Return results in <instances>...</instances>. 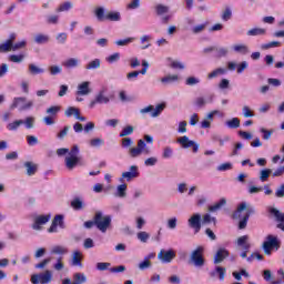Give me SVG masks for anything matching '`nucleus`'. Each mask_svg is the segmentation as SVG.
<instances>
[{
	"instance_id": "obj_60",
	"label": "nucleus",
	"mask_w": 284,
	"mask_h": 284,
	"mask_svg": "<svg viewBox=\"0 0 284 284\" xmlns=\"http://www.w3.org/2000/svg\"><path fill=\"white\" fill-rule=\"evenodd\" d=\"M242 114H243L244 119H252V116H254V111H252V109H250V106L244 105L242 108Z\"/></svg>"
},
{
	"instance_id": "obj_63",
	"label": "nucleus",
	"mask_w": 284,
	"mask_h": 284,
	"mask_svg": "<svg viewBox=\"0 0 284 284\" xmlns=\"http://www.w3.org/2000/svg\"><path fill=\"white\" fill-rule=\"evenodd\" d=\"M26 59L23 54H12L9 57V61L12 63H21Z\"/></svg>"
},
{
	"instance_id": "obj_30",
	"label": "nucleus",
	"mask_w": 284,
	"mask_h": 284,
	"mask_svg": "<svg viewBox=\"0 0 284 284\" xmlns=\"http://www.w3.org/2000/svg\"><path fill=\"white\" fill-rule=\"evenodd\" d=\"M226 204L227 200H225V197H222L219 202L209 206V212H219V210H221V207H224V205Z\"/></svg>"
},
{
	"instance_id": "obj_42",
	"label": "nucleus",
	"mask_w": 284,
	"mask_h": 284,
	"mask_svg": "<svg viewBox=\"0 0 284 284\" xmlns=\"http://www.w3.org/2000/svg\"><path fill=\"white\" fill-rule=\"evenodd\" d=\"M223 74H225V69H223V68H217V69L213 70L212 72H210V73L207 74V79H209V80L216 79L217 77H221V75H223Z\"/></svg>"
},
{
	"instance_id": "obj_31",
	"label": "nucleus",
	"mask_w": 284,
	"mask_h": 284,
	"mask_svg": "<svg viewBox=\"0 0 284 284\" xmlns=\"http://www.w3.org/2000/svg\"><path fill=\"white\" fill-rule=\"evenodd\" d=\"M24 168L27 169L28 176H34V174H37V164L32 162H26Z\"/></svg>"
},
{
	"instance_id": "obj_27",
	"label": "nucleus",
	"mask_w": 284,
	"mask_h": 284,
	"mask_svg": "<svg viewBox=\"0 0 284 284\" xmlns=\"http://www.w3.org/2000/svg\"><path fill=\"white\" fill-rule=\"evenodd\" d=\"M115 196L119 199H125L128 196V184L118 185Z\"/></svg>"
},
{
	"instance_id": "obj_2",
	"label": "nucleus",
	"mask_w": 284,
	"mask_h": 284,
	"mask_svg": "<svg viewBox=\"0 0 284 284\" xmlns=\"http://www.w3.org/2000/svg\"><path fill=\"white\" fill-rule=\"evenodd\" d=\"M251 214H254V207L247 206V203L245 202L239 204L236 211L233 214V219L240 220V230H245V227H247V221H250Z\"/></svg>"
},
{
	"instance_id": "obj_34",
	"label": "nucleus",
	"mask_w": 284,
	"mask_h": 284,
	"mask_svg": "<svg viewBox=\"0 0 284 284\" xmlns=\"http://www.w3.org/2000/svg\"><path fill=\"white\" fill-rule=\"evenodd\" d=\"M89 145L90 148H101L105 145V140L101 138H93L89 141Z\"/></svg>"
},
{
	"instance_id": "obj_48",
	"label": "nucleus",
	"mask_w": 284,
	"mask_h": 284,
	"mask_svg": "<svg viewBox=\"0 0 284 284\" xmlns=\"http://www.w3.org/2000/svg\"><path fill=\"white\" fill-rule=\"evenodd\" d=\"M26 45H28V41L22 40L20 42L17 43H11V51L12 52H17V50H23V48H26Z\"/></svg>"
},
{
	"instance_id": "obj_9",
	"label": "nucleus",
	"mask_w": 284,
	"mask_h": 284,
	"mask_svg": "<svg viewBox=\"0 0 284 284\" xmlns=\"http://www.w3.org/2000/svg\"><path fill=\"white\" fill-rule=\"evenodd\" d=\"M204 248L203 246H199L191 253L190 261L193 263L195 267H203L205 265V258L203 257Z\"/></svg>"
},
{
	"instance_id": "obj_55",
	"label": "nucleus",
	"mask_w": 284,
	"mask_h": 284,
	"mask_svg": "<svg viewBox=\"0 0 284 284\" xmlns=\"http://www.w3.org/2000/svg\"><path fill=\"white\" fill-rule=\"evenodd\" d=\"M12 51V41H6L0 43V53H6Z\"/></svg>"
},
{
	"instance_id": "obj_3",
	"label": "nucleus",
	"mask_w": 284,
	"mask_h": 284,
	"mask_svg": "<svg viewBox=\"0 0 284 284\" xmlns=\"http://www.w3.org/2000/svg\"><path fill=\"white\" fill-rule=\"evenodd\" d=\"M113 99L114 94L109 93L108 88H102L97 92L94 99L90 101L89 108L90 110H94L97 105H108Z\"/></svg>"
},
{
	"instance_id": "obj_19",
	"label": "nucleus",
	"mask_w": 284,
	"mask_h": 284,
	"mask_svg": "<svg viewBox=\"0 0 284 284\" xmlns=\"http://www.w3.org/2000/svg\"><path fill=\"white\" fill-rule=\"evenodd\" d=\"M236 245L240 250L250 252V247H252V245L250 244V236L248 235L240 236L236 241Z\"/></svg>"
},
{
	"instance_id": "obj_24",
	"label": "nucleus",
	"mask_w": 284,
	"mask_h": 284,
	"mask_svg": "<svg viewBox=\"0 0 284 284\" xmlns=\"http://www.w3.org/2000/svg\"><path fill=\"white\" fill-rule=\"evenodd\" d=\"M34 43H38V45H43L45 43H50V36L45 33H38L33 38Z\"/></svg>"
},
{
	"instance_id": "obj_36",
	"label": "nucleus",
	"mask_w": 284,
	"mask_h": 284,
	"mask_svg": "<svg viewBox=\"0 0 284 284\" xmlns=\"http://www.w3.org/2000/svg\"><path fill=\"white\" fill-rule=\"evenodd\" d=\"M150 41H152V36L144 34L140 38V43L142 44V50H148L150 48Z\"/></svg>"
},
{
	"instance_id": "obj_62",
	"label": "nucleus",
	"mask_w": 284,
	"mask_h": 284,
	"mask_svg": "<svg viewBox=\"0 0 284 284\" xmlns=\"http://www.w3.org/2000/svg\"><path fill=\"white\" fill-rule=\"evenodd\" d=\"M49 72L51 77H57V74H61V72H63V69L60 65H51L49 67Z\"/></svg>"
},
{
	"instance_id": "obj_33",
	"label": "nucleus",
	"mask_w": 284,
	"mask_h": 284,
	"mask_svg": "<svg viewBox=\"0 0 284 284\" xmlns=\"http://www.w3.org/2000/svg\"><path fill=\"white\" fill-rule=\"evenodd\" d=\"M270 213L273 214L278 223H284V213L278 211V209L272 207L270 209Z\"/></svg>"
},
{
	"instance_id": "obj_59",
	"label": "nucleus",
	"mask_w": 284,
	"mask_h": 284,
	"mask_svg": "<svg viewBox=\"0 0 284 284\" xmlns=\"http://www.w3.org/2000/svg\"><path fill=\"white\" fill-rule=\"evenodd\" d=\"M199 83H201V79L194 75H191L185 80V85H199Z\"/></svg>"
},
{
	"instance_id": "obj_16",
	"label": "nucleus",
	"mask_w": 284,
	"mask_h": 284,
	"mask_svg": "<svg viewBox=\"0 0 284 284\" xmlns=\"http://www.w3.org/2000/svg\"><path fill=\"white\" fill-rule=\"evenodd\" d=\"M90 85H92L90 81L80 82L77 87L75 97H88L92 94V88Z\"/></svg>"
},
{
	"instance_id": "obj_23",
	"label": "nucleus",
	"mask_w": 284,
	"mask_h": 284,
	"mask_svg": "<svg viewBox=\"0 0 284 284\" xmlns=\"http://www.w3.org/2000/svg\"><path fill=\"white\" fill-rule=\"evenodd\" d=\"M28 72L31 77H37V74H43L45 72V69H43L34 63H29Z\"/></svg>"
},
{
	"instance_id": "obj_28",
	"label": "nucleus",
	"mask_w": 284,
	"mask_h": 284,
	"mask_svg": "<svg viewBox=\"0 0 284 284\" xmlns=\"http://www.w3.org/2000/svg\"><path fill=\"white\" fill-rule=\"evenodd\" d=\"M174 158V149L170 145H166L162 149V159L170 160Z\"/></svg>"
},
{
	"instance_id": "obj_54",
	"label": "nucleus",
	"mask_w": 284,
	"mask_h": 284,
	"mask_svg": "<svg viewBox=\"0 0 284 284\" xmlns=\"http://www.w3.org/2000/svg\"><path fill=\"white\" fill-rule=\"evenodd\" d=\"M105 19H108L109 21H121V13L118 11L109 12L105 16Z\"/></svg>"
},
{
	"instance_id": "obj_53",
	"label": "nucleus",
	"mask_w": 284,
	"mask_h": 284,
	"mask_svg": "<svg viewBox=\"0 0 284 284\" xmlns=\"http://www.w3.org/2000/svg\"><path fill=\"white\" fill-rule=\"evenodd\" d=\"M272 48H281V42L272 41L261 45V50H271Z\"/></svg>"
},
{
	"instance_id": "obj_4",
	"label": "nucleus",
	"mask_w": 284,
	"mask_h": 284,
	"mask_svg": "<svg viewBox=\"0 0 284 284\" xmlns=\"http://www.w3.org/2000/svg\"><path fill=\"white\" fill-rule=\"evenodd\" d=\"M94 224L102 234L108 232L110 225H112V216L103 215V212L97 211L93 217Z\"/></svg>"
},
{
	"instance_id": "obj_6",
	"label": "nucleus",
	"mask_w": 284,
	"mask_h": 284,
	"mask_svg": "<svg viewBox=\"0 0 284 284\" xmlns=\"http://www.w3.org/2000/svg\"><path fill=\"white\" fill-rule=\"evenodd\" d=\"M163 110H165V103H160L155 108L154 105H148L140 110V114H151L152 119H156V116H161L163 113Z\"/></svg>"
},
{
	"instance_id": "obj_50",
	"label": "nucleus",
	"mask_w": 284,
	"mask_h": 284,
	"mask_svg": "<svg viewBox=\"0 0 284 284\" xmlns=\"http://www.w3.org/2000/svg\"><path fill=\"white\" fill-rule=\"evenodd\" d=\"M270 174H272V170L271 169H263L260 171V181L262 183H265V181H267V179H270Z\"/></svg>"
},
{
	"instance_id": "obj_14",
	"label": "nucleus",
	"mask_w": 284,
	"mask_h": 284,
	"mask_svg": "<svg viewBox=\"0 0 284 284\" xmlns=\"http://www.w3.org/2000/svg\"><path fill=\"white\" fill-rule=\"evenodd\" d=\"M50 219H52V215L47 214V215H37L33 217V223L31 225L32 230L36 232H41L43 230V225L50 222Z\"/></svg>"
},
{
	"instance_id": "obj_64",
	"label": "nucleus",
	"mask_w": 284,
	"mask_h": 284,
	"mask_svg": "<svg viewBox=\"0 0 284 284\" xmlns=\"http://www.w3.org/2000/svg\"><path fill=\"white\" fill-rule=\"evenodd\" d=\"M47 23H49V26H57V23H59V16L57 14L48 16Z\"/></svg>"
},
{
	"instance_id": "obj_43",
	"label": "nucleus",
	"mask_w": 284,
	"mask_h": 284,
	"mask_svg": "<svg viewBox=\"0 0 284 284\" xmlns=\"http://www.w3.org/2000/svg\"><path fill=\"white\" fill-rule=\"evenodd\" d=\"M203 225H210L213 223V225H216V217H213L210 213H206L202 217Z\"/></svg>"
},
{
	"instance_id": "obj_5",
	"label": "nucleus",
	"mask_w": 284,
	"mask_h": 284,
	"mask_svg": "<svg viewBox=\"0 0 284 284\" xmlns=\"http://www.w3.org/2000/svg\"><path fill=\"white\" fill-rule=\"evenodd\" d=\"M151 153L152 151L146 148L145 141L143 140L138 141L136 148L129 149V156H131V159H139L141 154H151Z\"/></svg>"
},
{
	"instance_id": "obj_21",
	"label": "nucleus",
	"mask_w": 284,
	"mask_h": 284,
	"mask_svg": "<svg viewBox=\"0 0 284 284\" xmlns=\"http://www.w3.org/2000/svg\"><path fill=\"white\" fill-rule=\"evenodd\" d=\"M62 65L65 70H74V68H79V65H81V60L78 58H68L62 62Z\"/></svg>"
},
{
	"instance_id": "obj_1",
	"label": "nucleus",
	"mask_w": 284,
	"mask_h": 284,
	"mask_svg": "<svg viewBox=\"0 0 284 284\" xmlns=\"http://www.w3.org/2000/svg\"><path fill=\"white\" fill-rule=\"evenodd\" d=\"M79 145L74 144L71 150L61 148L57 150L58 156H65L64 158V165L67 170L72 171L74 168L81 165V156H79Z\"/></svg>"
},
{
	"instance_id": "obj_35",
	"label": "nucleus",
	"mask_w": 284,
	"mask_h": 284,
	"mask_svg": "<svg viewBox=\"0 0 284 284\" xmlns=\"http://www.w3.org/2000/svg\"><path fill=\"white\" fill-rule=\"evenodd\" d=\"M225 125H227L231 130H236V128H241V120L239 118H233L227 120Z\"/></svg>"
},
{
	"instance_id": "obj_45",
	"label": "nucleus",
	"mask_w": 284,
	"mask_h": 284,
	"mask_svg": "<svg viewBox=\"0 0 284 284\" xmlns=\"http://www.w3.org/2000/svg\"><path fill=\"white\" fill-rule=\"evenodd\" d=\"M213 276H219L220 281H225V267L216 266L215 272L212 273Z\"/></svg>"
},
{
	"instance_id": "obj_39",
	"label": "nucleus",
	"mask_w": 284,
	"mask_h": 284,
	"mask_svg": "<svg viewBox=\"0 0 284 284\" xmlns=\"http://www.w3.org/2000/svg\"><path fill=\"white\" fill-rule=\"evenodd\" d=\"M99 68H101L100 59H94V60L88 62L85 65V70H99Z\"/></svg>"
},
{
	"instance_id": "obj_58",
	"label": "nucleus",
	"mask_w": 284,
	"mask_h": 284,
	"mask_svg": "<svg viewBox=\"0 0 284 284\" xmlns=\"http://www.w3.org/2000/svg\"><path fill=\"white\" fill-rule=\"evenodd\" d=\"M71 207H73V210H83V207H85V205L83 204V201H81V199H74L71 202Z\"/></svg>"
},
{
	"instance_id": "obj_26",
	"label": "nucleus",
	"mask_w": 284,
	"mask_h": 284,
	"mask_svg": "<svg viewBox=\"0 0 284 284\" xmlns=\"http://www.w3.org/2000/svg\"><path fill=\"white\" fill-rule=\"evenodd\" d=\"M73 284H84L88 283V276L84 273L78 272L73 274Z\"/></svg>"
},
{
	"instance_id": "obj_38",
	"label": "nucleus",
	"mask_w": 284,
	"mask_h": 284,
	"mask_svg": "<svg viewBox=\"0 0 284 284\" xmlns=\"http://www.w3.org/2000/svg\"><path fill=\"white\" fill-rule=\"evenodd\" d=\"M73 4L70 1L62 2L55 10V12H69V10H72Z\"/></svg>"
},
{
	"instance_id": "obj_25",
	"label": "nucleus",
	"mask_w": 284,
	"mask_h": 284,
	"mask_svg": "<svg viewBox=\"0 0 284 284\" xmlns=\"http://www.w3.org/2000/svg\"><path fill=\"white\" fill-rule=\"evenodd\" d=\"M265 34H267V30L263 28H253L246 32L247 37H265Z\"/></svg>"
},
{
	"instance_id": "obj_13",
	"label": "nucleus",
	"mask_w": 284,
	"mask_h": 284,
	"mask_svg": "<svg viewBox=\"0 0 284 284\" xmlns=\"http://www.w3.org/2000/svg\"><path fill=\"white\" fill-rule=\"evenodd\" d=\"M176 143H179V145H181V148H183L184 150L192 148L193 154H196V152H199V143L190 140L187 135L178 138Z\"/></svg>"
},
{
	"instance_id": "obj_61",
	"label": "nucleus",
	"mask_w": 284,
	"mask_h": 284,
	"mask_svg": "<svg viewBox=\"0 0 284 284\" xmlns=\"http://www.w3.org/2000/svg\"><path fill=\"white\" fill-rule=\"evenodd\" d=\"M22 125H24L27 130H32V128H34V118L28 116L26 120H23Z\"/></svg>"
},
{
	"instance_id": "obj_20",
	"label": "nucleus",
	"mask_w": 284,
	"mask_h": 284,
	"mask_svg": "<svg viewBox=\"0 0 284 284\" xmlns=\"http://www.w3.org/2000/svg\"><path fill=\"white\" fill-rule=\"evenodd\" d=\"M83 253L81 251H74L71 255V265L73 267H83Z\"/></svg>"
},
{
	"instance_id": "obj_57",
	"label": "nucleus",
	"mask_w": 284,
	"mask_h": 284,
	"mask_svg": "<svg viewBox=\"0 0 284 284\" xmlns=\"http://www.w3.org/2000/svg\"><path fill=\"white\" fill-rule=\"evenodd\" d=\"M136 239L140 240L141 243H146L150 241V233L141 231L136 234Z\"/></svg>"
},
{
	"instance_id": "obj_12",
	"label": "nucleus",
	"mask_w": 284,
	"mask_h": 284,
	"mask_svg": "<svg viewBox=\"0 0 284 284\" xmlns=\"http://www.w3.org/2000/svg\"><path fill=\"white\" fill-rule=\"evenodd\" d=\"M140 174L141 173L139 172V166L131 165L129 168V171L122 173L121 178L119 179V182L124 183V181H126L128 183H130V181H134V179H139Z\"/></svg>"
},
{
	"instance_id": "obj_40",
	"label": "nucleus",
	"mask_w": 284,
	"mask_h": 284,
	"mask_svg": "<svg viewBox=\"0 0 284 284\" xmlns=\"http://www.w3.org/2000/svg\"><path fill=\"white\" fill-rule=\"evenodd\" d=\"M61 112V106L53 105L47 109L48 116H52L53 119H57V115Z\"/></svg>"
},
{
	"instance_id": "obj_32",
	"label": "nucleus",
	"mask_w": 284,
	"mask_h": 284,
	"mask_svg": "<svg viewBox=\"0 0 284 284\" xmlns=\"http://www.w3.org/2000/svg\"><path fill=\"white\" fill-rule=\"evenodd\" d=\"M134 41H136V38L130 37V38H125V39H122V40H116L115 45H118L120 48H123L125 45H130V43H134Z\"/></svg>"
},
{
	"instance_id": "obj_8",
	"label": "nucleus",
	"mask_w": 284,
	"mask_h": 284,
	"mask_svg": "<svg viewBox=\"0 0 284 284\" xmlns=\"http://www.w3.org/2000/svg\"><path fill=\"white\" fill-rule=\"evenodd\" d=\"M154 10H155V14L158 17H161L162 23H170V21L172 20V13H170V7L160 3L154 7Z\"/></svg>"
},
{
	"instance_id": "obj_46",
	"label": "nucleus",
	"mask_w": 284,
	"mask_h": 284,
	"mask_svg": "<svg viewBox=\"0 0 284 284\" xmlns=\"http://www.w3.org/2000/svg\"><path fill=\"white\" fill-rule=\"evenodd\" d=\"M130 134H134V126L132 125L124 126L120 132V138L123 139L125 136H130Z\"/></svg>"
},
{
	"instance_id": "obj_22",
	"label": "nucleus",
	"mask_w": 284,
	"mask_h": 284,
	"mask_svg": "<svg viewBox=\"0 0 284 284\" xmlns=\"http://www.w3.org/2000/svg\"><path fill=\"white\" fill-rule=\"evenodd\" d=\"M229 256L230 252H227V250L220 248L214 256L215 265H219V263H223V261H225V258H227Z\"/></svg>"
},
{
	"instance_id": "obj_10",
	"label": "nucleus",
	"mask_w": 284,
	"mask_h": 284,
	"mask_svg": "<svg viewBox=\"0 0 284 284\" xmlns=\"http://www.w3.org/2000/svg\"><path fill=\"white\" fill-rule=\"evenodd\" d=\"M176 258V251H174L173 248H162L160 250V252L158 253V260L160 261V263H163L164 265L172 263V261H174Z\"/></svg>"
},
{
	"instance_id": "obj_41",
	"label": "nucleus",
	"mask_w": 284,
	"mask_h": 284,
	"mask_svg": "<svg viewBox=\"0 0 284 284\" xmlns=\"http://www.w3.org/2000/svg\"><path fill=\"white\" fill-rule=\"evenodd\" d=\"M51 254H59L63 256L64 254H68V247L61 246V245H55L51 248Z\"/></svg>"
},
{
	"instance_id": "obj_11",
	"label": "nucleus",
	"mask_w": 284,
	"mask_h": 284,
	"mask_svg": "<svg viewBox=\"0 0 284 284\" xmlns=\"http://www.w3.org/2000/svg\"><path fill=\"white\" fill-rule=\"evenodd\" d=\"M262 247H263L264 254H267V256H270L274 247L278 250V237L274 235L266 236V240L263 242Z\"/></svg>"
},
{
	"instance_id": "obj_47",
	"label": "nucleus",
	"mask_w": 284,
	"mask_h": 284,
	"mask_svg": "<svg viewBox=\"0 0 284 284\" xmlns=\"http://www.w3.org/2000/svg\"><path fill=\"white\" fill-rule=\"evenodd\" d=\"M110 267H112V264L110 262H98L95 264V268L99 271V272H105V270H109L110 271Z\"/></svg>"
},
{
	"instance_id": "obj_52",
	"label": "nucleus",
	"mask_w": 284,
	"mask_h": 284,
	"mask_svg": "<svg viewBox=\"0 0 284 284\" xmlns=\"http://www.w3.org/2000/svg\"><path fill=\"white\" fill-rule=\"evenodd\" d=\"M120 59H121V53L115 52V53H112L111 55H108V57L105 58V61H106V63L112 64V63H118V61H119Z\"/></svg>"
},
{
	"instance_id": "obj_17",
	"label": "nucleus",
	"mask_w": 284,
	"mask_h": 284,
	"mask_svg": "<svg viewBox=\"0 0 284 284\" xmlns=\"http://www.w3.org/2000/svg\"><path fill=\"white\" fill-rule=\"evenodd\" d=\"M64 115L68 119H70L71 116H74V119H77V121H82V122L88 121V118L81 115V110L77 106L67 108V110L64 111Z\"/></svg>"
},
{
	"instance_id": "obj_51",
	"label": "nucleus",
	"mask_w": 284,
	"mask_h": 284,
	"mask_svg": "<svg viewBox=\"0 0 284 284\" xmlns=\"http://www.w3.org/2000/svg\"><path fill=\"white\" fill-rule=\"evenodd\" d=\"M178 224H179V219H176V216H173L166 220L168 230H176Z\"/></svg>"
},
{
	"instance_id": "obj_37",
	"label": "nucleus",
	"mask_w": 284,
	"mask_h": 284,
	"mask_svg": "<svg viewBox=\"0 0 284 284\" xmlns=\"http://www.w3.org/2000/svg\"><path fill=\"white\" fill-rule=\"evenodd\" d=\"M21 125H23V120H16L7 125V130H9V132H14L19 130Z\"/></svg>"
},
{
	"instance_id": "obj_49",
	"label": "nucleus",
	"mask_w": 284,
	"mask_h": 284,
	"mask_svg": "<svg viewBox=\"0 0 284 284\" xmlns=\"http://www.w3.org/2000/svg\"><path fill=\"white\" fill-rule=\"evenodd\" d=\"M179 81L178 74H169L161 79L162 83H176Z\"/></svg>"
},
{
	"instance_id": "obj_15",
	"label": "nucleus",
	"mask_w": 284,
	"mask_h": 284,
	"mask_svg": "<svg viewBox=\"0 0 284 284\" xmlns=\"http://www.w3.org/2000/svg\"><path fill=\"white\" fill-rule=\"evenodd\" d=\"M60 230H65V222H63V215H55L51 226L48 229L49 234H57Z\"/></svg>"
},
{
	"instance_id": "obj_18",
	"label": "nucleus",
	"mask_w": 284,
	"mask_h": 284,
	"mask_svg": "<svg viewBox=\"0 0 284 284\" xmlns=\"http://www.w3.org/2000/svg\"><path fill=\"white\" fill-rule=\"evenodd\" d=\"M187 225L191 230H194L195 233L201 232V215L200 213H194L187 220Z\"/></svg>"
},
{
	"instance_id": "obj_7",
	"label": "nucleus",
	"mask_w": 284,
	"mask_h": 284,
	"mask_svg": "<svg viewBox=\"0 0 284 284\" xmlns=\"http://www.w3.org/2000/svg\"><path fill=\"white\" fill-rule=\"evenodd\" d=\"M32 284H50L52 283V271L47 270L42 273L31 275Z\"/></svg>"
},
{
	"instance_id": "obj_29",
	"label": "nucleus",
	"mask_w": 284,
	"mask_h": 284,
	"mask_svg": "<svg viewBox=\"0 0 284 284\" xmlns=\"http://www.w3.org/2000/svg\"><path fill=\"white\" fill-rule=\"evenodd\" d=\"M233 52H237V54H250V47L246 44H234Z\"/></svg>"
},
{
	"instance_id": "obj_44",
	"label": "nucleus",
	"mask_w": 284,
	"mask_h": 284,
	"mask_svg": "<svg viewBox=\"0 0 284 284\" xmlns=\"http://www.w3.org/2000/svg\"><path fill=\"white\" fill-rule=\"evenodd\" d=\"M27 99L26 98H14L13 102L11 104V110H14L17 108H19V110H21V105H24Z\"/></svg>"
},
{
	"instance_id": "obj_56",
	"label": "nucleus",
	"mask_w": 284,
	"mask_h": 284,
	"mask_svg": "<svg viewBox=\"0 0 284 284\" xmlns=\"http://www.w3.org/2000/svg\"><path fill=\"white\" fill-rule=\"evenodd\" d=\"M159 163V158L156 156H150L146 160H144L145 168H154Z\"/></svg>"
}]
</instances>
